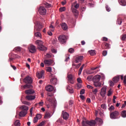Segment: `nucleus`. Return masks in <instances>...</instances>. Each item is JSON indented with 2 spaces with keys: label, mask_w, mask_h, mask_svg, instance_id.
<instances>
[{
  "label": "nucleus",
  "mask_w": 126,
  "mask_h": 126,
  "mask_svg": "<svg viewBox=\"0 0 126 126\" xmlns=\"http://www.w3.org/2000/svg\"><path fill=\"white\" fill-rule=\"evenodd\" d=\"M105 7L107 11H108V12L111 11V9L110 8V7H109L108 5H106Z\"/></svg>",
  "instance_id": "603ef678"
},
{
  "label": "nucleus",
  "mask_w": 126,
  "mask_h": 126,
  "mask_svg": "<svg viewBox=\"0 0 126 126\" xmlns=\"http://www.w3.org/2000/svg\"><path fill=\"white\" fill-rule=\"evenodd\" d=\"M77 89H80V88H81L82 87L81 84H80L79 83L77 84Z\"/></svg>",
  "instance_id": "49530a36"
},
{
  "label": "nucleus",
  "mask_w": 126,
  "mask_h": 126,
  "mask_svg": "<svg viewBox=\"0 0 126 126\" xmlns=\"http://www.w3.org/2000/svg\"><path fill=\"white\" fill-rule=\"evenodd\" d=\"M102 39H103V41H105V42L108 41V38L106 37H103Z\"/></svg>",
  "instance_id": "0e129e2a"
},
{
  "label": "nucleus",
  "mask_w": 126,
  "mask_h": 126,
  "mask_svg": "<svg viewBox=\"0 0 126 126\" xmlns=\"http://www.w3.org/2000/svg\"><path fill=\"white\" fill-rule=\"evenodd\" d=\"M89 53L91 56H94V55H96V53H95V50H90L89 51Z\"/></svg>",
  "instance_id": "473e14b6"
},
{
  "label": "nucleus",
  "mask_w": 126,
  "mask_h": 126,
  "mask_svg": "<svg viewBox=\"0 0 126 126\" xmlns=\"http://www.w3.org/2000/svg\"><path fill=\"white\" fill-rule=\"evenodd\" d=\"M45 90L46 91H48V92H52L54 90V87L51 85H48L45 87Z\"/></svg>",
  "instance_id": "6ab92c4d"
},
{
  "label": "nucleus",
  "mask_w": 126,
  "mask_h": 126,
  "mask_svg": "<svg viewBox=\"0 0 126 126\" xmlns=\"http://www.w3.org/2000/svg\"><path fill=\"white\" fill-rule=\"evenodd\" d=\"M119 115H120L119 111H115L114 112H112L110 113V118L111 119H116Z\"/></svg>",
  "instance_id": "1a4fd4ad"
},
{
  "label": "nucleus",
  "mask_w": 126,
  "mask_h": 126,
  "mask_svg": "<svg viewBox=\"0 0 126 126\" xmlns=\"http://www.w3.org/2000/svg\"><path fill=\"white\" fill-rule=\"evenodd\" d=\"M119 79H120V76H118L117 77H115L113 79V81H114V82H115V83H117V82H118V81H119Z\"/></svg>",
  "instance_id": "bb28decb"
},
{
  "label": "nucleus",
  "mask_w": 126,
  "mask_h": 126,
  "mask_svg": "<svg viewBox=\"0 0 126 126\" xmlns=\"http://www.w3.org/2000/svg\"><path fill=\"white\" fill-rule=\"evenodd\" d=\"M32 86L31 85V84H27L26 85H25L24 86H23V88H24V89H26V88H32Z\"/></svg>",
  "instance_id": "393cba45"
},
{
  "label": "nucleus",
  "mask_w": 126,
  "mask_h": 126,
  "mask_svg": "<svg viewBox=\"0 0 126 126\" xmlns=\"http://www.w3.org/2000/svg\"><path fill=\"white\" fill-rule=\"evenodd\" d=\"M101 48L103 50L110 49V45L108 43L104 42L101 44Z\"/></svg>",
  "instance_id": "dca6fc26"
},
{
  "label": "nucleus",
  "mask_w": 126,
  "mask_h": 126,
  "mask_svg": "<svg viewBox=\"0 0 126 126\" xmlns=\"http://www.w3.org/2000/svg\"><path fill=\"white\" fill-rule=\"evenodd\" d=\"M96 125V121L94 120H91L88 121L86 119H84L82 121V126H94Z\"/></svg>",
  "instance_id": "f03ea898"
},
{
  "label": "nucleus",
  "mask_w": 126,
  "mask_h": 126,
  "mask_svg": "<svg viewBox=\"0 0 126 126\" xmlns=\"http://www.w3.org/2000/svg\"><path fill=\"white\" fill-rule=\"evenodd\" d=\"M77 81L78 82V83H82V80H81V78H78L77 79Z\"/></svg>",
  "instance_id": "5fc2aeb1"
},
{
  "label": "nucleus",
  "mask_w": 126,
  "mask_h": 126,
  "mask_svg": "<svg viewBox=\"0 0 126 126\" xmlns=\"http://www.w3.org/2000/svg\"><path fill=\"white\" fill-rule=\"evenodd\" d=\"M44 64L48 66L52 65L54 63V61L51 59H45L44 61Z\"/></svg>",
  "instance_id": "9b49d317"
},
{
  "label": "nucleus",
  "mask_w": 126,
  "mask_h": 126,
  "mask_svg": "<svg viewBox=\"0 0 126 126\" xmlns=\"http://www.w3.org/2000/svg\"><path fill=\"white\" fill-rule=\"evenodd\" d=\"M81 65V63L76 64L75 68H79V67H80Z\"/></svg>",
  "instance_id": "bf43d9fd"
},
{
  "label": "nucleus",
  "mask_w": 126,
  "mask_h": 126,
  "mask_svg": "<svg viewBox=\"0 0 126 126\" xmlns=\"http://www.w3.org/2000/svg\"><path fill=\"white\" fill-rule=\"evenodd\" d=\"M46 70L48 72H52V67H47L46 68Z\"/></svg>",
  "instance_id": "ea45409f"
},
{
  "label": "nucleus",
  "mask_w": 126,
  "mask_h": 126,
  "mask_svg": "<svg viewBox=\"0 0 126 126\" xmlns=\"http://www.w3.org/2000/svg\"><path fill=\"white\" fill-rule=\"evenodd\" d=\"M87 80H88L89 81H91V80H92V76H89L87 77Z\"/></svg>",
  "instance_id": "c03bdc74"
},
{
  "label": "nucleus",
  "mask_w": 126,
  "mask_h": 126,
  "mask_svg": "<svg viewBox=\"0 0 126 126\" xmlns=\"http://www.w3.org/2000/svg\"><path fill=\"white\" fill-rule=\"evenodd\" d=\"M112 94H113V90L112 89H110L108 91L107 96H108V97H110V96H111Z\"/></svg>",
  "instance_id": "c756f323"
},
{
  "label": "nucleus",
  "mask_w": 126,
  "mask_h": 126,
  "mask_svg": "<svg viewBox=\"0 0 126 126\" xmlns=\"http://www.w3.org/2000/svg\"><path fill=\"white\" fill-rule=\"evenodd\" d=\"M110 86H114V82H113V81H110Z\"/></svg>",
  "instance_id": "338daca9"
},
{
  "label": "nucleus",
  "mask_w": 126,
  "mask_h": 126,
  "mask_svg": "<svg viewBox=\"0 0 126 126\" xmlns=\"http://www.w3.org/2000/svg\"><path fill=\"white\" fill-rule=\"evenodd\" d=\"M30 114H31V117H32V112H33V107H32L31 109H30Z\"/></svg>",
  "instance_id": "4d7b16f0"
},
{
  "label": "nucleus",
  "mask_w": 126,
  "mask_h": 126,
  "mask_svg": "<svg viewBox=\"0 0 126 126\" xmlns=\"http://www.w3.org/2000/svg\"><path fill=\"white\" fill-rule=\"evenodd\" d=\"M68 78L69 80L73 79L72 75H71V74L68 75Z\"/></svg>",
  "instance_id": "864d4df0"
},
{
  "label": "nucleus",
  "mask_w": 126,
  "mask_h": 126,
  "mask_svg": "<svg viewBox=\"0 0 126 126\" xmlns=\"http://www.w3.org/2000/svg\"><path fill=\"white\" fill-rule=\"evenodd\" d=\"M65 10V7H62L59 9V11L60 12H63V11H64Z\"/></svg>",
  "instance_id": "c9c22d12"
},
{
  "label": "nucleus",
  "mask_w": 126,
  "mask_h": 126,
  "mask_svg": "<svg viewBox=\"0 0 126 126\" xmlns=\"http://www.w3.org/2000/svg\"><path fill=\"white\" fill-rule=\"evenodd\" d=\"M99 71L100 69H99V67H92L91 68V70L87 72V73L88 74H93L94 73H97Z\"/></svg>",
  "instance_id": "39448f33"
},
{
  "label": "nucleus",
  "mask_w": 126,
  "mask_h": 126,
  "mask_svg": "<svg viewBox=\"0 0 126 126\" xmlns=\"http://www.w3.org/2000/svg\"><path fill=\"white\" fill-rule=\"evenodd\" d=\"M94 85L95 87H100L101 86V83L99 82H94Z\"/></svg>",
  "instance_id": "cd10ccee"
},
{
  "label": "nucleus",
  "mask_w": 126,
  "mask_h": 126,
  "mask_svg": "<svg viewBox=\"0 0 126 126\" xmlns=\"http://www.w3.org/2000/svg\"><path fill=\"white\" fill-rule=\"evenodd\" d=\"M107 51L106 50H104L102 52V55L104 57H106V56H107Z\"/></svg>",
  "instance_id": "09e8293b"
},
{
  "label": "nucleus",
  "mask_w": 126,
  "mask_h": 126,
  "mask_svg": "<svg viewBox=\"0 0 126 126\" xmlns=\"http://www.w3.org/2000/svg\"><path fill=\"white\" fill-rule=\"evenodd\" d=\"M24 82L26 84H32L33 82V80H32L31 77L28 76L24 79Z\"/></svg>",
  "instance_id": "6e6552de"
},
{
  "label": "nucleus",
  "mask_w": 126,
  "mask_h": 126,
  "mask_svg": "<svg viewBox=\"0 0 126 126\" xmlns=\"http://www.w3.org/2000/svg\"><path fill=\"white\" fill-rule=\"evenodd\" d=\"M50 78H51L50 80V83L53 84V85H56L58 83V80L57 79L56 76L54 74H50Z\"/></svg>",
  "instance_id": "423d86ee"
},
{
  "label": "nucleus",
  "mask_w": 126,
  "mask_h": 126,
  "mask_svg": "<svg viewBox=\"0 0 126 126\" xmlns=\"http://www.w3.org/2000/svg\"><path fill=\"white\" fill-rule=\"evenodd\" d=\"M126 39V34H123L121 36V40L122 41H125Z\"/></svg>",
  "instance_id": "72a5a7b5"
},
{
  "label": "nucleus",
  "mask_w": 126,
  "mask_h": 126,
  "mask_svg": "<svg viewBox=\"0 0 126 126\" xmlns=\"http://www.w3.org/2000/svg\"><path fill=\"white\" fill-rule=\"evenodd\" d=\"M37 45V48L39 51H47V47L44 46V42L41 40H36L35 42Z\"/></svg>",
  "instance_id": "7ed1b4c3"
},
{
  "label": "nucleus",
  "mask_w": 126,
  "mask_h": 126,
  "mask_svg": "<svg viewBox=\"0 0 126 126\" xmlns=\"http://www.w3.org/2000/svg\"><path fill=\"white\" fill-rule=\"evenodd\" d=\"M20 109L22 110V111L19 113L20 117H25L27 114V111L29 110L28 107L25 105H22L20 107Z\"/></svg>",
  "instance_id": "20e7f679"
},
{
  "label": "nucleus",
  "mask_w": 126,
  "mask_h": 126,
  "mask_svg": "<svg viewBox=\"0 0 126 126\" xmlns=\"http://www.w3.org/2000/svg\"><path fill=\"white\" fill-rule=\"evenodd\" d=\"M121 116H122V118H126V110L122 111V112L121 113Z\"/></svg>",
  "instance_id": "7c9ffc66"
},
{
  "label": "nucleus",
  "mask_w": 126,
  "mask_h": 126,
  "mask_svg": "<svg viewBox=\"0 0 126 126\" xmlns=\"http://www.w3.org/2000/svg\"><path fill=\"white\" fill-rule=\"evenodd\" d=\"M85 93V90L82 89V90L80 91V94L81 95H83Z\"/></svg>",
  "instance_id": "a18cd8bd"
},
{
  "label": "nucleus",
  "mask_w": 126,
  "mask_h": 126,
  "mask_svg": "<svg viewBox=\"0 0 126 126\" xmlns=\"http://www.w3.org/2000/svg\"><path fill=\"white\" fill-rule=\"evenodd\" d=\"M62 117L63 120H67V119H68V117H69V115L67 112L63 111Z\"/></svg>",
  "instance_id": "a211bd4d"
},
{
  "label": "nucleus",
  "mask_w": 126,
  "mask_h": 126,
  "mask_svg": "<svg viewBox=\"0 0 126 126\" xmlns=\"http://www.w3.org/2000/svg\"><path fill=\"white\" fill-rule=\"evenodd\" d=\"M82 69H83V68L80 67V68L79 70V72H78L79 75H80V74H81V72H82Z\"/></svg>",
  "instance_id": "8fccbe9b"
},
{
  "label": "nucleus",
  "mask_w": 126,
  "mask_h": 126,
  "mask_svg": "<svg viewBox=\"0 0 126 126\" xmlns=\"http://www.w3.org/2000/svg\"><path fill=\"white\" fill-rule=\"evenodd\" d=\"M100 79H101V76L97 75H95L93 78V82H99L100 81Z\"/></svg>",
  "instance_id": "f3484780"
},
{
  "label": "nucleus",
  "mask_w": 126,
  "mask_h": 126,
  "mask_svg": "<svg viewBox=\"0 0 126 126\" xmlns=\"http://www.w3.org/2000/svg\"><path fill=\"white\" fill-rule=\"evenodd\" d=\"M80 98H81L82 100H84L85 99V97L84 96V95H80Z\"/></svg>",
  "instance_id": "69168bd1"
},
{
  "label": "nucleus",
  "mask_w": 126,
  "mask_h": 126,
  "mask_svg": "<svg viewBox=\"0 0 126 126\" xmlns=\"http://www.w3.org/2000/svg\"><path fill=\"white\" fill-rule=\"evenodd\" d=\"M97 92H98V90H97V89L93 90V93H94V94H97Z\"/></svg>",
  "instance_id": "3c124183"
},
{
  "label": "nucleus",
  "mask_w": 126,
  "mask_h": 126,
  "mask_svg": "<svg viewBox=\"0 0 126 126\" xmlns=\"http://www.w3.org/2000/svg\"><path fill=\"white\" fill-rule=\"evenodd\" d=\"M68 52H69V53H70V54H73V53H74V49H73L72 48H70L68 50Z\"/></svg>",
  "instance_id": "79ce46f5"
},
{
  "label": "nucleus",
  "mask_w": 126,
  "mask_h": 126,
  "mask_svg": "<svg viewBox=\"0 0 126 126\" xmlns=\"http://www.w3.org/2000/svg\"><path fill=\"white\" fill-rule=\"evenodd\" d=\"M58 40L61 44H65L66 43V36L62 34L59 37Z\"/></svg>",
  "instance_id": "0eeeda50"
},
{
  "label": "nucleus",
  "mask_w": 126,
  "mask_h": 126,
  "mask_svg": "<svg viewBox=\"0 0 126 126\" xmlns=\"http://www.w3.org/2000/svg\"><path fill=\"white\" fill-rule=\"evenodd\" d=\"M44 75H45V71H44V70H42L39 72H37L36 73V76L39 79H40V78H44Z\"/></svg>",
  "instance_id": "9d476101"
},
{
  "label": "nucleus",
  "mask_w": 126,
  "mask_h": 126,
  "mask_svg": "<svg viewBox=\"0 0 126 126\" xmlns=\"http://www.w3.org/2000/svg\"><path fill=\"white\" fill-rule=\"evenodd\" d=\"M109 111H110V112H112V111H114L115 110V107H114L113 105H111L109 108L108 109Z\"/></svg>",
  "instance_id": "4c0bfd02"
},
{
  "label": "nucleus",
  "mask_w": 126,
  "mask_h": 126,
  "mask_svg": "<svg viewBox=\"0 0 126 126\" xmlns=\"http://www.w3.org/2000/svg\"><path fill=\"white\" fill-rule=\"evenodd\" d=\"M23 104H24L25 105H28V106H30V103L28 101H24Z\"/></svg>",
  "instance_id": "6e6d98bb"
},
{
  "label": "nucleus",
  "mask_w": 126,
  "mask_h": 126,
  "mask_svg": "<svg viewBox=\"0 0 126 126\" xmlns=\"http://www.w3.org/2000/svg\"><path fill=\"white\" fill-rule=\"evenodd\" d=\"M72 104H73V101L72 100H70L69 101V105L71 107L72 106Z\"/></svg>",
  "instance_id": "052dcab7"
},
{
  "label": "nucleus",
  "mask_w": 126,
  "mask_h": 126,
  "mask_svg": "<svg viewBox=\"0 0 126 126\" xmlns=\"http://www.w3.org/2000/svg\"><path fill=\"white\" fill-rule=\"evenodd\" d=\"M73 13H74L75 16H78V11L75 8L72 9Z\"/></svg>",
  "instance_id": "b1692460"
},
{
  "label": "nucleus",
  "mask_w": 126,
  "mask_h": 126,
  "mask_svg": "<svg viewBox=\"0 0 126 126\" xmlns=\"http://www.w3.org/2000/svg\"><path fill=\"white\" fill-rule=\"evenodd\" d=\"M95 121L96 122H97V123H99V125H102L103 124V120H102L101 118H96Z\"/></svg>",
  "instance_id": "a878e982"
},
{
  "label": "nucleus",
  "mask_w": 126,
  "mask_h": 126,
  "mask_svg": "<svg viewBox=\"0 0 126 126\" xmlns=\"http://www.w3.org/2000/svg\"><path fill=\"white\" fill-rule=\"evenodd\" d=\"M61 27L63 30H64L65 31L67 30V25L65 24V23H62L61 24Z\"/></svg>",
  "instance_id": "4be33fe9"
},
{
  "label": "nucleus",
  "mask_w": 126,
  "mask_h": 126,
  "mask_svg": "<svg viewBox=\"0 0 126 126\" xmlns=\"http://www.w3.org/2000/svg\"><path fill=\"white\" fill-rule=\"evenodd\" d=\"M122 22H123V21L122 20V19L121 18H119L117 19V24H119V25H121Z\"/></svg>",
  "instance_id": "2f4dec72"
},
{
  "label": "nucleus",
  "mask_w": 126,
  "mask_h": 126,
  "mask_svg": "<svg viewBox=\"0 0 126 126\" xmlns=\"http://www.w3.org/2000/svg\"><path fill=\"white\" fill-rule=\"evenodd\" d=\"M101 109H103V110H106V109H107V106H106V104H102L101 105Z\"/></svg>",
  "instance_id": "58836bf2"
},
{
  "label": "nucleus",
  "mask_w": 126,
  "mask_h": 126,
  "mask_svg": "<svg viewBox=\"0 0 126 126\" xmlns=\"http://www.w3.org/2000/svg\"><path fill=\"white\" fill-rule=\"evenodd\" d=\"M38 120H39V119L37 118H36V117H35L33 120V122L34 123V124H36V123H37V122H38Z\"/></svg>",
  "instance_id": "37998d69"
},
{
  "label": "nucleus",
  "mask_w": 126,
  "mask_h": 126,
  "mask_svg": "<svg viewBox=\"0 0 126 126\" xmlns=\"http://www.w3.org/2000/svg\"><path fill=\"white\" fill-rule=\"evenodd\" d=\"M83 60V56H77L76 57L75 59V63H81V61Z\"/></svg>",
  "instance_id": "2eb2a0df"
},
{
  "label": "nucleus",
  "mask_w": 126,
  "mask_h": 126,
  "mask_svg": "<svg viewBox=\"0 0 126 126\" xmlns=\"http://www.w3.org/2000/svg\"><path fill=\"white\" fill-rule=\"evenodd\" d=\"M25 93L28 95H30L31 94H34V93H35V91L32 89L27 90L25 91Z\"/></svg>",
  "instance_id": "412c9836"
},
{
  "label": "nucleus",
  "mask_w": 126,
  "mask_h": 126,
  "mask_svg": "<svg viewBox=\"0 0 126 126\" xmlns=\"http://www.w3.org/2000/svg\"><path fill=\"white\" fill-rule=\"evenodd\" d=\"M119 2L120 4L123 6H126V0H119Z\"/></svg>",
  "instance_id": "5701e85b"
},
{
  "label": "nucleus",
  "mask_w": 126,
  "mask_h": 126,
  "mask_svg": "<svg viewBox=\"0 0 126 126\" xmlns=\"http://www.w3.org/2000/svg\"><path fill=\"white\" fill-rule=\"evenodd\" d=\"M106 91H107V88L106 87H102L100 91L101 96L102 97H105V95H106Z\"/></svg>",
  "instance_id": "4468645a"
},
{
  "label": "nucleus",
  "mask_w": 126,
  "mask_h": 126,
  "mask_svg": "<svg viewBox=\"0 0 126 126\" xmlns=\"http://www.w3.org/2000/svg\"><path fill=\"white\" fill-rule=\"evenodd\" d=\"M46 60H48V59H51L52 58V55L50 54H47L45 56Z\"/></svg>",
  "instance_id": "e433bc0d"
},
{
  "label": "nucleus",
  "mask_w": 126,
  "mask_h": 126,
  "mask_svg": "<svg viewBox=\"0 0 126 126\" xmlns=\"http://www.w3.org/2000/svg\"><path fill=\"white\" fill-rule=\"evenodd\" d=\"M14 50L17 52H20V51H21V48H20L19 47H17L15 48Z\"/></svg>",
  "instance_id": "a19ab883"
},
{
  "label": "nucleus",
  "mask_w": 126,
  "mask_h": 126,
  "mask_svg": "<svg viewBox=\"0 0 126 126\" xmlns=\"http://www.w3.org/2000/svg\"><path fill=\"white\" fill-rule=\"evenodd\" d=\"M43 28V26L42 25V23H41L39 21L36 22V25L34 26V36L35 37H40L41 36V33L39 32L41 31V29Z\"/></svg>",
  "instance_id": "f257e3e1"
},
{
  "label": "nucleus",
  "mask_w": 126,
  "mask_h": 126,
  "mask_svg": "<svg viewBox=\"0 0 126 126\" xmlns=\"http://www.w3.org/2000/svg\"><path fill=\"white\" fill-rule=\"evenodd\" d=\"M36 117L38 119L40 120V119H41L42 118V115H41V114H37L36 116Z\"/></svg>",
  "instance_id": "de8ad7c7"
},
{
  "label": "nucleus",
  "mask_w": 126,
  "mask_h": 126,
  "mask_svg": "<svg viewBox=\"0 0 126 126\" xmlns=\"http://www.w3.org/2000/svg\"><path fill=\"white\" fill-rule=\"evenodd\" d=\"M51 117V114L49 112H46L45 113L44 119H48Z\"/></svg>",
  "instance_id": "c85d7f7f"
},
{
  "label": "nucleus",
  "mask_w": 126,
  "mask_h": 126,
  "mask_svg": "<svg viewBox=\"0 0 126 126\" xmlns=\"http://www.w3.org/2000/svg\"><path fill=\"white\" fill-rule=\"evenodd\" d=\"M36 97L35 95H27L26 96V99L29 101H32V100H34Z\"/></svg>",
  "instance_id": "aec40b11"
},
{
  "label": "nucleus",
  "mask_w": 126,
  "mask_h": 126,
  "mask_svg": "<svg viewBox=\"0 0 126 126\" xmlns=\"http://www.w3.org/2000/svg\"><path fill=\"white\" fill-rule=\"evenodd\" d=\"M29 51L32 54H34L36 53V47L33 45H32L29 47Z\"/></svg>",
  "instance_id": "ddd939ff"
},
{
  "label": "nucleus",
  "mask_w": 126,
  "mask_h": 126,
  "mask_svg": "<svg viewBox=\"0 0 126 126\" xmlns=\"http://www.w3.org/2000/svg\"><path fill=\"white\" fill-rule=\"evenodd\" d=\"M44 125H45V122L44 121H42L40 124H39L37 126H44Z\"/></svg>",
  "instance_id": "13d9d810"
},
{
  "label": "nucleus",
  "mask_w": 126,
  "mask_h": 126,
  "mask_svg": "<svg viewBox=\"0 0 126 126\" xmlns=\"http://www.w3.org/2000/svg\"><path fill=\"white\" fill-rule=\"evenodd\" d=\"M15 125L16 126H20V122L19 120H16L15 122Z\"/></svg>",
  "instance_id": "f704fd0d"
},
{
  "label": "nucleus",
  "mask_w": 126,
  "mask_h": 126,
  "mask_svg": "<svg viewBox=\"0 0 126 126\" xmlns=\"http://www.w3.org/2000/svg\"><path fill=\"white\" fill-rule=\"evenodd\" d=\"M87 88L89 89H93V87H92L91 85H88L87 86Z\"/></svg>",
  "instance_id": "680f3d73"
},
{
  "label": "nucleus",
  "mask_w": 126,
  "mask_h": 126,
  "mask_svg": "<svg viewBox=\"0 0 126 126\" xmlns=\"http://www.w3.org/2000/svg\"><path fill=\"white\" fill-rule=\"evenodd\" d=\"M38 11L41 15H45L47 12V10L44 7H40L39 8Z\"/></svg>",
  "instance_id": "f8f14e48"
},
{
  "label": "nucleus",
  "mask_w": 126,
  "mask_h": 126,
  "mask_svg": "<svg viewBox=\"0 0 126 126\" xmlns=\"http://www.w3.org/2000/svg\"><path fill=\"white\" fill-rule=\"evenodd\" d=\"M75 8H78L79 7V4H76L75 6H74Z\"/></svg>",
  "instance_id": "774afa93"
},
{
  "label": "nucleus",
  "mask_w": 126,
  "mask_h": 126,
  "mask_svg": "<svg viewBox=\"0 0 126 126\" xmlns=\"http://www.w3.org/2000/svg\"><path fill=\"white\" fill-rule=\"evenodd\" d=\"M39 106H43L44 105V102L40 101L38 103H37Z\"/></svg>",
  "instance_id": "e2e57ef3"
}]
</instances>
